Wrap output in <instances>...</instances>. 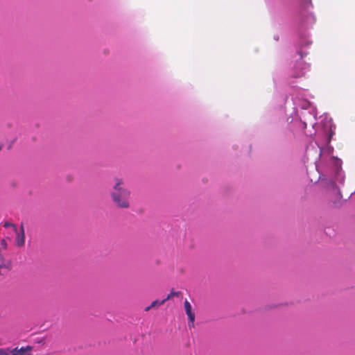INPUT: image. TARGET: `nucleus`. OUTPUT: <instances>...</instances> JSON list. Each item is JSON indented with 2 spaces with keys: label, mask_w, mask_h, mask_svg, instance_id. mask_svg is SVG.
I'll use <instances>...</instances> for the list:
<instances>
[{
  "label": "nucleus",
  "mask_w": 355,
  "mask_h": 355,
  "mask_svg": "<svg viewBox=\"0 0 355 355\" xmlns=\"http://www.w3.org/2000/svg\"><path fill=\"white\" fill-rule=\"evenodd\" d=\"M131 191L126 187L125 181L121 178H114L110 192L113 205L118 209H128L131 205Z\"/></svg>",
  "instance_id": "f257e3e1"
},
{
  "label": "nucleus",
  "mask_w": 355,
  "mask_h": 355,
  "mask_svg": "<svg viewBox=\"0 0 355 355\" xmlns=\"http://www.w3.org/2000/svg\"><path fill=\"white\" fill-rule=\"evenodd\" d=\"M14 232L15 233V245L19 248L24 247L26 237L24 224L21 223L19 229L15 230Z\"/></svg>",
  "instance_id": "f03ea898"
},
{
  "label": "nucleus",
  "mask_w": 355,
  "mask_h": 355,
  "mask_svg": "<svg viewBox=\"0 0 355 355\" xmlns=\"http://www.w3.org/2000/svg\"><path fill=\"white\" fill-rule=\"evenodd\" d=\"M12 269V263L0 252V272L5 275Z\"/></svg>",
  "instance_id": "7ed1b4c3"
},
{
  "label": "nucleus",
  "mask_w": 355,
  "mask_h": 355,
  "mask_svg": "<svg viewBox=\"0 0 355 355\" xmlns=\"http://www.w3.org/2000/svg\"><path fill=\"white\" fill-rule=\"evenodd\" d=\"M32 347L31 346H27L26 347H15L12 349H10V353L11 355H31V351Z\"/></svg>",
  "instance_id": "20e7f679"
},
{
  "label": "nucleus",
  "mask_w": 355,
  "mask_h": 355,
  "mask_svg": "<svg viewBox=\"0 0 355 355\" xmlns=\"http://www.w3.org/2000/svg\"><path fill=\"white\" fill-rule=\"evenodd\" d=\"M184 306L188 318L192 320L195 319V313L192 311V307L190 302L186 300L184 302Z\"/></svg>",
  "instance_id": "39448f33"
},
{
  "label": "nucleus",
  "mask_w": 355,
  "mask_h": 355,
  "mask_svg": "<svg viewBox=\"0 0 355 355\" xmlns=\"http://www.w3.org/2000/svg\"><path fill=\"white\" fill-rule=\"evenodd\" d=\"M3 227L5 228H8V227H12L13 231H15V230L18 229L16 226V225H15L14 223H12V222L10 221H6L4 223H3Z\"/></svg>",
  "instance_id": "423d86ee"
},
{
  "label": "nucleus",
  "mask_w": 355,
  "mask_h": 355,
  "mask_svg": "<svg viewBox=\"0 0 355 355\" xmlns=\"http://www.w3.org/2000/svg\"><path fill=\"white\" fill-rule=\"evenodd\" d=\"M165 303V300H162V301H159V300H155L153 301L151 304H150V307L152 308H155V307H157L158 306H161L163 304Z\"/></svg>",
  "instance_id": "0eeeda50"
},
{
  "label": "nucleus",
  "mask_w": 355,
  "mask_h": 355,
  "mask_svg": "<svg viewBox=\"0 0 355 355\" xmlns=\"http://www.w3.org/2000/svg\"><path fill=\"white\" fill-rule=\"evenodd\" d=\"M180 294V292H174V291H171L168 295L167 297L164 299V300H165V302H166L167 300H170L171 298H172L173 296H178Z\"/></svg>",
  "instance_id": "6e6552de"
},
{
  "label": "nucleus",
  "mask_w": 355,
  "mask_h": 355,
  "mask_svg": "<svg viewBox=\"0 0 355 355\" xmlns=\"http://www.w3.org/2000/svg\"><path fill=\"white\" fill-rule=\"evenodd\" d=\"M10 349L9 348L3 349L0 348V355H11L10 353Z\"/></svg>",
  "instance_id": "1a4fd4ad"
},
{
  "label": "nucleus",
  "mask_w": 355,
  "mask_h": 355,
  "mask_svg": "<svg viewBox=\"0 0 355 355\" xmlns=\"http://www.w3.org/2000/svg\"><path fill=\"white\" fill-rule=\"evenodd\" d=\"M1 248L3 250H6L8 248V243L6 239H3L0 241Z\"/></svg>",
  "instance_id": "9d476101"
},
{
  "label": "nucleus",
  "mask_w": 355,
  "mask_h": 355,
  "mask_svg": "<svg viewBox=\"0 0 355 355\" xmlns=\"http://www.w3.org/2000/svg\"><path fill=\"white\" fill-rule=\"evenodd\" d=\"M189 327L191 329V328H194L195 327V324H194V322H195V319H193V320H191V319H189Z\"/></svg>",
  "instance_id": "9b49d317"
},
{
  "label": "nucleus",
  "mask_w": 355,
  "mask_h": 355,
  "mask_svg": "<svg viewBox=\"0 0 355 355\" xmlns=\"http://www.w3.org/2000/svg\"><path fill=\"white\" fill-rule=\"evenodd\" d=\"M151 309H153V308H152V307H150V306H148L146 307V308L144 309V310H145V311H150Z\"/></svg>",
  "instance_id": "f8f14e48"
},
{
  "label": "nucleus",
  "mask_w": 355,
  "mask_h": 355,
  "mask_svg": "<svg viewBox=\"0 0 355 355\" xmlns=\"http://www.w3.org/2000/svg\"><path fill=\"white\" fill-rule=\"evenodd\" d=\"M1 275H3V274H2L1 272H0V276H1Z\"/></svg>",
  "instance_id": "ddd939ff"
},
{
  "label": "nucleus",
  "mask_w": 355,
  "mask_h": 355,
  "mask_svg": "<svg viewBox=\"0 0 355 355\" xmlns=\"http://www.w3.org/2000/svg\"><path fill=\"white\" fill-rule=\"evenodd\" d=\"M1 150V146H0V150Z\"/></svg>",
  "instance_id": "4468645a"
}]
</instances>
